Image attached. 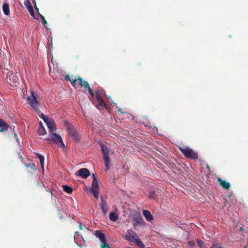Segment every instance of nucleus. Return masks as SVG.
<instances>
[{
	"label": "nucleus",
	"mask_w": 248,
	"mask_h": 248,
	"mask_svg": "<svg viewBox=\"0 0 248 248\" xmlns=\"http://www.w3.org/2000/svg\"><path fill=\"white\" fill-rule=\"evenodd\" d=\"M37 94L33 91L31 93V95L27 97L28 104L32 109L36 112L39 111L40 103L37 99Z\"/></svg>",
	"instance_id": "f257e3e1"
},
{
	"label": "nucleus",
	"mask_w": 248,
	"mask_h": 248,
	"mask_svg": "<svg viewBox=\"0 0 248 248\" xmlns=\"http://www.w3.org/2000/svg\"><path fill=\"white\" fill-rule=\"evenodd\" d=\"M179 149L182 154L187 158L197 159L198 155L192 149L186 146H179Z\"/></svg>",
	"instance_id": "f03ea898"
},
{
	"label": "nucleus",
	"mask_w": 248,
	"mask_h": 248,
	"mask_svg": "<svg viewBox=\"0 0 248 248\" xmlns=\"http://www.w3.org/2000/svg\"><path fill=\"white\" fill-rule=\"evenodd\" d=\"M96 102V107L100 110L106 108V104L104 102L103 97L105 95V92L103 90H97L95 92Z\"/></svg>",
	"instance_id": "7ed1b4c3"
},
{
	"label": "nucleus",
	"mask_w": 248,
	"mask_h": 248,
	"mask_svg": "<svg viewBox=\"0 0 248 248\" xmlns=\"http://www.w3.org/2000/svg\"><path fill=\"white\" fill-rule=\"evenodd\" d=\"M100 147L103 155V157L105 161L106 170L107 171L109 169L110 167L109 150L108 147L103 143L100 144Z\"/></svg>",
	"instance_id": "20e7f679"
},
{
	"label": "nucleus",
	"mask_w": 248,
	"mask_h": 248,
	"mask_svg": "<svg viewBox=\"0 0 248 248\" xmlns=\"http://www.w3.org/2000/svg\"><path fill=\"white\" fill-rule=\"evenodd\" d=\"M46 140L48 142L52 141L54 143L56 144L59 147L64 148L65 145L61 137L54 132H51L49 134V138H47Z\"/></svg>",
	"instance_id": "39448f33"
},
{
	"label": "nucleus",
	"mask_w": 248,
	"mask_h": 248,
	"mask_svg": "<svg viewBox=\"0 0 248 248\" xmlns=\"http://www.w3.org/2000/svg\"><path fill=\"white\" fill-rule=\"evenodd\" d=\"M92 177H93V180L92 185L91 192L93 193V197L97 199L98 198L99 190L98 181L94 173L93 174Z\"/></svg>",
	"instance_id": "423d86ee"
},
{
	"label": "nucleus",
	"mask_w": 248,
	"mask_h": 248,
	"mask_svg": "<svg viewBox=\"0 0 248 248\" xmlns=\"http://www.w3.org/2000/svg\"><path fill=\"white\" fill-rule=\"evenodd\" d=\"M7 82H8L11 86H15L16 85L19 81V78L17 75L13 74L11 72L7 74L6 78Z\"/></svg>",
	"instance_id": "0eeeda50"
},
{
	"label": "nucleus",
	"mask_w": 248,
	"mask_h": 248,
	"mask_svg": "<svg viewBox=\"0 0 248 248\" xmlns=\"http://www.w3.org/2000/svg\"><path fill=\"white\" fill-rule=\"evenodd\" d=\"M78 80L79 81V85L81 87L84 88V90H88L90 95L92 97H93L94 96V93L91 88L89 83L87 81L83 80V79L79 76L78 77Z\"/></svg>",
	"instance_id": "6e6552de"
},
{
	"label": "nucleus",
	"mask_w": 248,
	"mask_h": 248,
	"mask_svg": "<svg viewBox=\"0 0 248 248\" xmlns=\"http://www.w3.org/2000/svg\"><path fill=\"white\" fill-rule=\"evenodd\" d=\"M67 129L68 134L73 138V140L76 142L79 141L80 140L79 138L74 126L69 124L67 125Z\"/></svg>",
	"instance_id": "1a4fd4ad"
},
{
	"label": "nucleus",
	"mask_w": 248,
	"mask_h": 248,
	"mask_svg": "<svg viewBox=\"0 0 248 248\" xmlns=\"http://www.w3.org/2000/svg\"><path fill=\"white\" fill-rule=\"evenodd\" d=\"M138 237L137 234L131 229L127 230L124 236L125 239L131 242H133Z\"/></svg>",
	"instance_id": "9d476101"
},
{
	"label": "nucleus",
	"mask_w": 248,
	"mask_h": 248,
	"mask_svg": "<svg viewBox=\"0 0 248 248\" xmlns=\"http://www.w3.org/2000/svg\"><path fill=\"white\" fill-rule=\"evenodd\" d=\"M132 224L135 227L138 225L143 226L144 225V221L141 215L136 214L134 216L132 219Z\"/></svg>",
	"instance_id": "9b49d317"
},
{
	"label": "nucleus",
	"mask_w": 248,
	"mask_h": 248,
	"mask_svg": "<svg viewBox=\"0 0 248 248\" xmlns=\"http://www.w3.org/2000/svg\"><path fill=\"white\" fill-rule=\"evenodd\" d=\"M78 175L83 178H87L91 174L90 171L86 168L80 169L78 170Z\"/></svg>",
	"instance_id": "f8f14e48"
},
{
	"label": "nucleus",
	"mask_w": 248,
	"mask_h": 248,
	"mask_svg": "<svg viewBox=\"0 0 248 248\" xmlns=\"http://www.w3.org/2000/svg\"><path fill=\"white\" fill-rule=\"evenodd\" d=\"M24 4L26 8L28 9V11L30 13L31 15L35 18V14L33 9V8L31 4L30 0H25Z\"/></svg>",
	"instance_id": "ddd939ff"
},
{
	"label": "nucleus",
	"mask_w": 248,
	"mask_h": 248,
	"mask_svg": "<svg viewBox=\"0 0 248 248\" xmlns=\"http://www.w3.org/2000/svg\"><path fill=\"white\" fill-rule=\"evenodd\" d=\"M217 182L219 185L225 189H229L231 187V184L225 180H222L220 177L217 178Z\"/></svg>",
	"instance_id": "4468645a"
},
{
	"label": "nucleus",
	"mask_w": 248,
	"mask_h": 248,
	"mask_svg": "<svg viewBox=\"0 0 248 248\" xmlns=\"http://www.w3.org/2000/svg\"><path fill=\"white\" fill-rule=\"evenodd\" d=\"M99 205L102 210L104 215H106L108 211V207L106 202L102 198L101 199V202Z\"/></svg>",
	"instance_id": "2eb2a0df"
},
{
	"label": "nucleus",
	"mask_w": 248,
	"mask_h": 248,
	"mask_svg": "<svg viewBox=\"0 0 248 248\" xmlns=\"http://www.w3.org/2000/svg\"><path fill=\"white\" fill-rule=\"evenodd\" d=\"M49 130L50 133L55 131L56 129V124L53 120H51L46 124Z\"/></svg>",
	"instance_id": "dca6fc26"
},
{
	"label": "nucleus",
	"mask_w": 248,
	"mask_h": 248,
	"mask_svg": "<svg viewBox=\"0 0 248 248\" xmlns=\"http://www.w3.org/2000/svg\"><path fill=\"white\" fill-rule=\"evenodd\" d=\"M95 236L97 238L99 239L101 243L107 241L105 234L103 233H102L100 231H96Z\"/></svg>",
	"instance_id": "f3484780"
},
{
	"label": "nucleus",
	"mask_w": 248,
	"mask_h": 248,
	"mask_svg": "<svg viewBox=\"0 0 248 248\" xmlns=\"http://www.w3.org/2000/svg\"><path fill=\"white\" fill-rule=\"evenodd\" d=\"M73 76L71 75H67L65 76L64 77V79L67 80V81H70V82L71 83V84H72V85L74 87H76V86H77V80H78V78H75V79H71V78Z\"/></svg>",
	"instance_id": "a211bd4d"
},
{
	"label": "nucleus",
	"mask_w": 248,
	"mask_h": 248,
	"mask_svg": "<svg viewBox=\"0 0 248 248\" xmlns=\"http://www.w3.org/2000/svg\"><path fill=\"white\" fill-rule=\"evenodd\" d=\"M9 127L8 124L0 119V132H2L5 130H7Z\"/></svg>",
	"instance_id": "6ab92c4d"
},
{
	"label": "nucleus",
	"mask_w": 248,
	"mask_h": 248,
	"mask_svg": "<svg viewBox=\"0 0 248 248\" xmlns=\"http://www.w3.org/2000/svg\"><path fill=\"white\" fill-rule=\"evenodd\" d=\"M142 212L143 216L147 220L150 221L153 219V216L149 211L147 210H143Z\"/></svg>",
	"instance_id": "aec40b11"
},
{
	"label": "nucleus",
	"mask_w": 248,
	"mask_h": 248,
	"mask_svg": "<svg viewBox=\"0 0 248 248\" xmlns=\"http://www.w3.org/2000/svg\"><path fill=\"white\" fill-rule=\"evenodd\" d=\"M109 218L111 221L115 222L118 220L119 217L118 215L116 213L111 212L109 214Z\"/></svg>",
	"instance_id": "412c9836"
},
{
	"label": "nucleus",
	"mask_w": 248,
	"mask_h": 248,
	"mask_svg": "<svg viewBox=\"0 0 248 248\" xmlns=\"http://www.w3.org/2000/svg\"><path fill=\"white\" fill-rule=\"evenodd\" d=\"M3 12L5 15H8L10 14L9 6L8 3H5L2 6Z\"/></svg>",
	"instance_id": "4be33fe9"
},
{
	"label": "nucleus",
	"mask_w": 248,
	"mask_h": 248,
	"mask_svg": "<svg viewBox=\"0 0 248 248\" xmlns=\"http://www.w3.org/2000/svg\"><path fill=\"white\" fill-rule=\"evenodd\" d=\"M133 243H135L138 247L140 248H144L145 247L144 244L138 237L135 239Z\"/></svg>",
	"instance_id": "5701e85b"
},
{
	"label": "nucleus",
	"mask_w": 248,
	"mask_h": 248,
	"mask_svg": "<svg viewBox=\"0 0 248 248\" xmlns=\"http://www.w3.org/2000/svg\"><path fill=\"white\" fill-rule=\"evenodd\" d=\"M35 155L37 156V157L39 158L40 163L42 166V168L43 169H44V157L43 155L38 154V153H35Z\"/></svg>",
	"instance_id": "b1692460"
},
{
	"label": "nucleus",
	"mask_w": 248,
	"mask_h": 248,
	"mask_svg": "<svg viewBox=\"0 0 248 248\" xmlns=\"http://www.w3.org/2000/svg\"><path fill=\"white\" fill-rule=\"evenodd\" d=\"M62 187L64 191L67 193L71 194L73 191L72 188L67 185H63Z\"/></svg>",
	"instance_id": "393cba45"
},
{
	"label": "nucleus",
	"mask_w": 248,
	"mask_h": 248,
	"mask_svg": "<svg viewBox=\"0 0 248 248\" xmlns=\"http://www.w3.org/2000/svg\"><path fill=\"white\" fill-rule=\"evenodd\" d=\"M37 133L39 135H44L46 133L44 127H38Z\"/></svg>",
	"instance_id": "a878e982"
},
{
	"label": "nucleus",
	"mask_w": 248,
	"mask_h": 248,
	"mask_svg": "<svg viewBox=\"0 0 248 248\" xmlns=\"http://www.w3.org/2000/svg\"><path fill=\"white\" fill-rule=\"evenodd\" d=\"M25 166L27 168H30L33 170H37V168H36L35 165L33 163L31 162L28 164H26Z\"/></svg>",
	"instance_id": "bb28decb"
},
{
	"label": "nucleus",
	"mask_w": 248,
	"mask_h": 248,
	"mask_svg": "<svg viewBox=\"0 0 248 248\" xmlns=\"http://www.w3.org/2000/svg\"><path fill=\"white\" fill-rule=\"evenodd\" d=\"M100 248H111L108 244L107 243V241L101 243L100 246Z\"/></svg>",
	"instance_id": "cd10ccee"
},
{
	"label": "nucleus",
	"mask_w": 248,
	"mask_h": 248,
	"mask_svg": "<svg viewBox=\"0 0 248 248\" xmlns=\"http://www.w3.org/2000/svg\"><path fill=\"white\" fill-rule=\"evenodd\" d=\"M155 192L154 190H151L149 192V198L151 199H155Z\"/></svg>",
	"instance_id": "c85d7f7f"
},
{
	"label": "nucleus",
	"mask_w": 248,
	"mask_h": 248,
	"mask_svg": "<svg viewBox=\"0 0 248 248\" xmlns=\"http://www.w3.org/2000/svg\"><path fill=\"white\" fill-rule=\"evenodd\" d=\"M39 15L40 16V17L41 18V19H42V23L44 25H46L47 24V23L46 20L45 19V17L43 15H42L40 13H39Z\"/></svg>",
	"instance_id": "c756f323"
},
{
	"label": "nucleus",
	"mask_w": 248,
	"mask_h": 248,
	"mask_svg": "<svg viewBox=\"0 0 248 248\" xmlns=\"http://www.w3.org/2000/svg\"><path fill=\"white\" fill-rule=\"evenodd\" d=\"M197 243L198 245V246L201 248H202L204 245V242L201 240H197Z\"/></svg>",
	"instance_id": "7c9ffc66"
},
{
	"label": "nucleus",
	"mask_w": 248,
	"mask_h": 248,
	"mask_svg": "<svg viewBox=\"0 0 248 248\" xmlns=\"http://www.w3.org/2000/svg\"><path fill=\"white\" fill-rule=\"evenodd\" d=\"M210 248H223L218 244H214Z\"/></svg>",
	"instance_id": "2f4dec72"
},
{
	"label": "nucleus",
	"mask_w": 248,
	"mask_h": 248,
	"mask_svg": "<svg viewBox=\"0 0 248 248\" xmlns=\"http://www.w3.org/2000/svg\"><path fill=\"white\" fill-rule=\"evenodd\" d=\"M52 119L48 117L47 116L46 117V118H45L44 119V121L46 123V124L47 123L49 122V121H50V120H51Z\"/></svg>",
	"instance_id": "473e14b6"
},
{
	"label": "nucleus",
	"mask_w": 248,
	"mask_h": 248,
	"mask_svg": "<svg viewBox=\"0 0 248 248\" xmlns=\"http://www.w3.org/2000/svg\"><path fill=\"white\" fill-rule=\"evenodd\" d=\"M47 116L46 115H45V114H44L43 113H41L40 117L43 119L44 120V119L45 118H46V117Z\"/></svg>",
	"instance_id": "72a5a7b5"
},
{
	"label": "nucleus",
	"mask_w": 248,
	"mask_h": 248,
	"mask_svg": "<svg viewBox=\"0 0 248 248\" xmlns=\"http://www.w3.org/2000/svg\"><path fill=\"white\" fill-rule=\"evenodd\" d=\"M47 116L46 115H45V114H44L43 113H41L40 117L43 119L44 120V119L45 118H46V117Z\"/></svg>",
	"instance_id": "f704fd0d"
},
{
	"label": "nucleus",
	"mask_w": 248,
	"mask_h": 248,
	"mask_svg": "<svg viewBox=\"0 0 248 248\" xmlns=\"http://www.w3.org/2000/svg\"><path fill=\"white\" fill-rule=\"evenodd\" d=\"M34 2H35V1H34ZM34 7H35V8L36 10V11H37L38 13V14H39V13H40L39 12V9H38V8H37V7L36 6V3H35V4H34Z\"/></svg>",
	"instance_id": "c9c22d12"
},
{
	"label": "nucleus",
	"mask_w": 248,
	"mask_h": 248,
	"mask_svg": "<svg viewBox=\"0 0 248 248\" xmlns=\"http://www.w3.org/2000/svg\"><path fill=\"white\" fill-rule=\"evenodd\" d=\"M118 111L119 112H120L121 113H122V114H124V112L123 111L122 109L121 108H118Z\"/></svg>",
	"instance_id": "e433bc0d"
},
{
	"label": "nucleus",
	"mask_w": 248,
	"mask_h": 248,
	"mask_svg": "<svg viewBox=\"0 0 248 248\" xmlns=\"http://www.w3.org/2000/svg\"><path fill=\"white\" fill-rule=\"evenodd\" d=\"M79 228L80 230H82L83 229L82 225V224L81 223H79Z\"/></svg>",
	"instance_id": "4c0bfd02"
},
{
	"label": "nucleus",
	"mask_w": 248,
	"mask_h": 248,
	"mask_svg": "<svg viewBox=\"0 0 248 248\" xmlns=\"http://www.w3.org/2000/svg\"><path fill=\"white\" fill-rule=\"evenodd\" d=\"M44 127L43 125V124L41 122H39V127Z\"/></svg>",
	"instance_id": "58836bf2"
},
{
	"label": "nucleus",
	"mask_w": 248,
	"mask_h": 248,
	"mask_svg": "<svg viewBox=\"0 0 248 248\" xmlns=\"http://www.w3.org/2000/svg\"><path fill=\"white\" fill-rule=\"evenodd\" d=\"M44 127L43 125V124L41 122H39V127Z\"/></svg>",
	"instance_id": "ea45409f"
},
{
	"label": "nucleus",
	"mask_w": 248,
	"mask_h": 248,
	"mask_svg": "<svg viewBox=\"0 0 248 248\" xmlns=\"http://www.w3.org/2000/svg\"><path fill=\"white\" fill-rule=\"evenodd\" d=\"M206 168L207 169H208L209 170L210 169V167H209V166L208 165H206Z\"/></svg>",
	"instance_id": "a19ab883"
},
{
	"label": "nucleus",
	"mask_w": 248,
	"mask_h": 248,
	"mask_svg": "<svg viewBox=\"0 0 248 248\" xmlns=\"http://www.w3.org/2000/svg\"><path fill=\"white\" fill-rule=\"evenodd\" d=\"M75 235H79V232H75Z\"/></svg>",
	"instance_id": "79ce46f5"
}]
</instances>
